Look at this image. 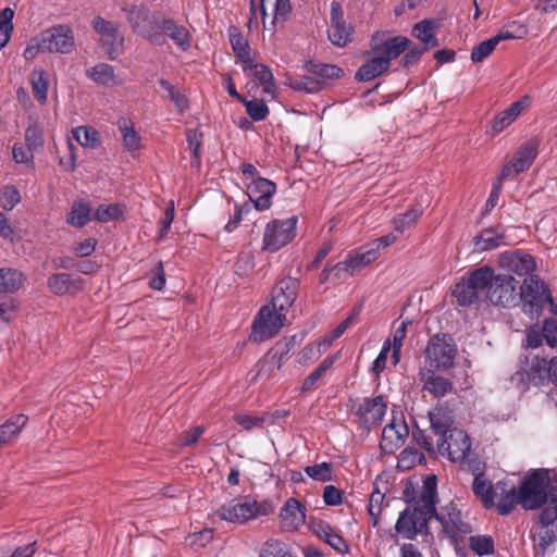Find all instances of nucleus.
<instances>
[{
  "mask_svg": "<svg viewBox=\"0 0 557 557\" xmlns=\"http://www.w3.org/2000/svg\"><path fill=\"white\" fill-rule=\"evenodd\" d=\"M379 34L372 36L371 50L372 58L364 62L357 71L355 77L358 82H370L389 70L391 61L397 59L411 40L404 36H395L386 39L382 44L377 40Z\"/></svg>",
  "mask_w": 557,
  "mask_h": 557,
  "instance_id": "1",
  "label": "nucleus"
},
{
  "mask_svg": "<svg viewBox=\"0 0 557 557\" xmlns=\"http://www.w3.org/2000/svg\"><path fill=\"white\" fill-rule=\"evenodd\" d=\"M485 299L493 306L502 308L516 307L520 301L519 282L510 274H495L485 287Z\"/></svg>",
  "mask_w": 557,
  "mask_h": 557,
  "instance_id": "2",
  "label": "nucleus"
},
{
  "mask_svg": "<svg viewBox=\"0 0 557 557\" xmlns=\"http://www.w3.org/2000/svg\"><path fill=\"white\" fill-rule=\"evenodd\" d=\"M492 278V267L483 265L470 272L467 280L458 282L453 295L459 306L470 307L480 301V293L485 290Z\"/></svg>",
  "mask_w": 557,
  "mask_h": 557,
  "instance_id": "3",
  "label": "nucleus"
},
{
  "mask_svg": "<svg viewBox=\"0 0 557 557\" xmlns=\"http://www.w3.org/2000/svg\"><path fill=\"white\" fill-rule=\"evenodd\" d=\"M457 346L448 334H435L428 343L425 357L431 367L446 370L454 366Z\"/></svg>",
  "mask_w": 557,
  "mask_h": 557,
  "instance_id": "4",
  "label": "nucleus"
},
{
  "mask_svg": "<svg viewBox=\"0 0 557 557\" xmlns=\"http://www.w3.org/2000/svg\"><path fill=\"white\" fill-rule=\"evenodd\" d=\"M545 478L540 471L527 475L520 483V505L527 510L542 507L548 498V490L544 487Z\"/></svg>",
  "mask_w": 557,
  "mask_h": 557,
  "instance_id": "5",
  "label": "nucleus"
},
{
  "mask_svg": "<svg viewBox=\"0 0 557 557\" xmlns=\"http://www.w3.org/2000/svg\"><path fill=\"white\" fill-rule=\"evenodd\" d=\"M433 518L442 524L444 533L455 544L472 531L470 523L463 519L461 510L453 503L443 507L442 511L436 512Z\"/></svg>",
  "mask_w": 557,
  "mask_h": 557,
  "instance_id": "6",
  "label": "nucleus"
},
{
  "mask_svg": "<svg viewBox=\"0 0 557 557\" xmlns=\"http://www.w3.org/2000/svg\"><path fill=\"white\" fill-rule=\"evenodd\" d=\"M285 320V312L273 309L270 304L263 306L252 324L255 339L261 342L275 336L284 326Z\"/></svg>",
  "mask_w": 557,
  "mask_h": 557,
  "instance_id": "7",
  "label": "nucleus"
},
{
  "mask_svg": "<svg viewBox=\"0 0 557 557\" xmlns=\"http://www.w3.org/2000/svg\"><path fill=\"white\" fill-rule=\"evenodd\" d=\"M128 22L133 32L148 39L151 44L161 46L164 37L160 33V22L144 8H132L128 12Z\"/></svg>",
  "mask_w": 557,
  "mask_h": 557,
  "instance_id": "8",
  "label": "nucleus"
},
{
  "mask_svg": "<svg viewBox=\"0 0 557 557\" xmlns=\"http://www.w3.org/2000/svg\"><path fill=\"white\" fill-rule=\"evenodd\" d=\"M471 450V438L461 429H453L446 435L438 437L437 451L441 456L447 457L451 462L466 458Z\"/></svg>",
  "mask_w": 557,
  "mask_h": 557,
  "instance_id": "9",
  "label": "nucleus"
},
{
  "mask_svg": "<svg viewBox=\"0 0 557 557\" xmlns=\"http://www.w3.org/2000/svg\"><path fill=\"white\" fill-rule=\"evenodd\" d=\"M296 222V218L270 222L263 234L262 249L274 252L292 242L295 237Z\"/></svg>",
  "mask_w": 557,
  "mask_h": 557,
  "instance_id": "10",
  "label": "nucleus"
},
{
  "mask_svg": "<svg viewBox=\"0 0 557 557\" xmlns=\"http://www.w3.org/2000/svg\"><path fill=\"white\" fill-rule=\"evenodd\" d=\"M432 517L421 511L419 507L408 506L399 513L395 529L404 539L414 540L419 533L428 532Z\"/></svg>",
  "mask_w": 557,
  "mask_h": 557,
  "instance_id": "11",
  "label": "nucleus"
},
{
  "mask_svg": "<svg viewBox=\"0 0 557 557\" xmlns=\"http://www.w3.org/2000/svg\"><path fill=\"white\" fill-rule=\"evenodd\" d=\"M92 29L101 36L102 44L111 60H115L123 52L124 37L120 34L116 22L104 20L97 15L91 21Z\"/></svg>",
  "mask_w": 557,
  "mask_h": 557,
  "instance_id": "12",
  "label": "nucleus"
},
{
  "mask_svg": "<svg viewBox=\"0 0 557 557\" xmlns=\"http://www.w3.org/2000/svg\"><path fill=\"white\" fill-rule=\"evenodd\" d=\"M44 48L49 53L66 54L75 46L74 35L67 25H55L40 33Z\"/></svg>",
  "mask_w": 557,
  "mask_h": 557,
  "instance_id": "13",
  "label": "nucleus"
},
{
  "mask_svg": "<svg viewBox=\"0 0 557 557\" xmlns=\"http://www.w3.org/2000/svg\"><path fill=\"white\" fill-rule=\"evenodd\" d=\"M520 300L524 306H529L530 311H537L546 304L554 307L550 293L543 281L537 276H530L524 280L523 285H520Z\"/></svg>",
  "mask_w": 557,
  "mask_h": 557,
  "instance_id": "14",
  "label": "nucleus"
},
{
  "mask_svg": "<svg viewBox=\"0 0 557 557\" xmlns=\"http://www.w3.org/2000/svg\"><path fill=\"white\" fill-rule=\"evenodd\" d=\"M252 499L248 496H238L222 505L215 512L221 519L233 523L243 524L256 518Z\"/></svg>",
  "mask_w": 557,
  "mask_h": 557,
  "instance_id": "15",
  "label": "nucleus"
},
{
  "mask_svg": "<svg viewBox=\"0 0 557 557\" xmlns=\"http://www.w3.org/2000/svg\"><path fill=\"white\" fill-rule=\"evenodd\" d=\"M536 156L537 143L535 140L524 143L518 149L512 160L502 168L499 172L500 180H507L527 171L534 162Z\"/></svg>",
  "mask_w": 557,
  "mask_h": 557,
  "instance_id": "16",
  "label": "nucleus"
},
{
  "mask_svg": "<svg viewBox=\"0 0 557 557\" xmlns=\"http://www.w3.org/2000/svg\"><path fill=\"white\" fill-rule=\"evenodd\" d=\"M354 27L344 20V13L338 2L331 5V25L327 30L331 42L338 47H345L352 40Z\"/></svg>",
  "mask_w": 557,
  "mask_h": 557,
  "instance_id": "17",
  "label": "nucleus"
},
{
  "mask_svg": "<svg viewBox=\"0 0 557 557\" xmlns=\"http://www.w3.org/2000/svg\"><path fill=\"white\" fill-rule=\"evenodd\" d=\"M300 282L297 278L287 276L282 278L272 290L271 304L273 309L287 312L295 302Z\"/></svg>",
  "mask_w": 557,
  "mask_h": 557,
  "instance_id": "18",
  "label": "nucleus"
},
{
  "mask_svg": "<svg viewBox=\"0 0 557 557\" xmlns=\"http://www.w3.org/2000/svg\"><path fill=\"white\" fill-rule=\"evenodd\" d=\"M275 191V183L264 177L257 178L247 186V195L259 211L268 210L271 207V199Z\"/></svg>",
  "mask_w": 557,
  "mask_h": 557,
  "instance_id": "19",
  "label": "nucleus"
},
{
  "mask_svg": "<svg viewBox=\"0 0 557 557\" xmlns=\"http://www.w3.org/2000/svg\"><path fill=\"white\" fill-rule=\"evenodd\" d=\"M437 479L435 474H428L419 492L418 497L413 498L411 506L419 507L421 511L434 517L436 515L437 504Z\"/></svg>",
  "mask_w": 557,
  "mask_h": 557,
  "instance_id": "20",
  "label": "nucleus"
},
{
  "mask_svg": "<svg viewBox=\"0 0 557 557\" xmlns=\"http://www.w3.org/2000/svg\"><path fill=\"white\" fill-rule=\"evenodd\" d=\"M419 380L422 383V391L428 392L434 398H442L454 392L453 382L436 374L432 369H421Z\"/></svg>",
  "mask_w": 557,
  "mask_h": 557,
  "instance_id": "21",
  "label": "nucleus"
},
{
  "mask_svg": "<svg viewBox=\"0 0 557 557\" xmlns=\"http://www.w3.org/2000/svg\"><path fill=\"white\" fill-rule=\"evenodd\" d=\"M387 403L384 396L366 398L357 409V416L367 425H379L386 413Z\"/></svg>",
  "mask_w": 557,
  "mask_h": 557,
  "instance_id": "22",
  "label": "nucleus"
},
{
  "mask_svg": "<svg viewBox=\"0 0 557 557\" xmlns=\"http://www.w3.org/2000/svg\"><path fill=\"white\" fill-rule=\"evenodd\" d=\"M283 529L297 530L306 521V508L294 497L288 498L280 510Z\"/></svg>",
  "mask_w": 557,
  "mask_h": 557,
  "instance_id": "23",
  "label": "nucleus"
},
{
  "mask_svg": "<svg viewBox=\"0 0 557 557\" xmlns=\"http://www.w3.org/2000/svg\"><path fill=\"white\" fill-rule=\"evenodd\" d=\"M500 267L518 275H528L535 270L534 258L524 252H505L499 258Z\"/></svg>",
  "mask_w": 557,
  "mask_h": 557,
  "instance_id": "24",
  "label": "nucleus"
},
{
  "mask_svg": "<svg viewBox=\"0 0 557 557\" xmlns=\"http://www.w3.org/2000/svg\"><path fill=\"white\" fill-rule=\"evenodd\" d=\"M282 367V357L267 354L261 358L248 373V381L256 383L259 380H271Z\"/></svg>",
  "mask_w": 557,
  "mask_h": 557,
  "instance_id": "25",
  "label": "nucleus"
},
{
  "mask_svg": "<svg viewBox=\"0 0 557 557\" xmlns=\"http://www.w3.org/2000/svg\"><path fill=\"white\" fill-rule=\"evenodd\" d=\"M314 534L329 544L337 553L344 555L349 552V545L331 525L325 521H319L312 527Z\"/></svg>",
  "mask_w": 557,
  "mask_h": 557,
  "instance_id": "26",
  "label": "nucleus"
},
{
  "mask_svg": "<svg viewBox=\"0 0 557 557\" xmlns=\"http://www.w3.org/2000/svg\"><path fill=\"white\" fill-rule=\"evenodd\" d=\"M522 381L534 386H542L549 383V366L545 358L534 357L528 369H525Z\"/></svg>",
  "mask_w": 557,
  "mask_h": 557,
  "instance_id": "27",
  "label": "nucleus"
},
{
  "mask_svg": "<svg viewBox=\"0 0 557 557\" xmlns=\"http://www.w3.org/2000/svg\"><path fill=\"white\" fill-rule=\"evenodd\" d=\"M500 487V483H497L496 488L493 486L491 480L484 474L478 478H473L472 492L476 498H479L485 508H491L495 505L494 498L496 490Z\"/></svg>",
  "mask_w": 557,
  "mask_h": 557,
  "instance_id": "28",
  "label": "nucleus"
},
{
  "mask_svg": "<svg viewBox=\"0 0 557 557\" xmlns=\"http://www.w3.org/2000/svg\"><path fill=\"white\" fill-rule=\"evenodd\" d=\"M379 258L377 248H373L372 246L364 245L358 249L350 251L346 260L348 262V267L355 273L356 271L369 265L373 261Z\"/></svg>",
  "mask_w": 557,
  "mask_h": 557,
  "instance_id": "29",
  "label": "nucleus"
},
{
  "mask_svg": "<svg viewBox=\"0 0 557 557\" xmlns=\"http://www.w3.org/2000/svg\"><path fill=\"white\" fill-rule=\"evenodd\" d=\"M431 429L438 437L446 435L453 430L454 419L451 412L443 407H435L433 411L429 413Z\"/></svg>",
  "mask_w": 557,
  "mask_h": 557,
  "instance_id": "30",
  "label": "nucleus"
},
{
  "mask_svg": "<svg viewBox=\"0 0 557 557\" xmlns=\"http://www.w3.org/2000/svg\"><path fill=\"white\" fill-rule=\"evenodd\" d=\"M160 33L162 36H169L181 48L186 49L190 46L188 30L172 18H163L160 22Z\"/></svg>",
  "mask_w": 557,
  "mask_h": 557,
  "instance_id": "31",
  "label": "nucleus"
},
{
  "mask_svg": "<svg viewBox=\"0 0 557 557\" xmlns=\"http://www.w3.org/2000/svg\"><path fill=\"white\" fill-rule=\"evenodd\" d=\"M539 516V522L548 528L557 520V475L548 484V498Z\"/></svg>",
  "mask_w": 557,
  "mask_h": 557,
  "instance_id": "32",
  "label": "nucleus"
},
{
  "mask_svg": "<svg viewBox=\"0 0 557 557\" xmlns=\"http://www.w3.org/2000/svg\"><path fill=\"white\" fill-rule=\"evenodd\" d=\"M524 109L523 101H516L511 103L507 109L498 113L492 122V133L498 134L509 126Z\"/></svg>",
  "mask_w": 557,
  "mask_h": 557,
  "instance_id": "33",
  "label": "nucleus"
},
{
  "mask_svg": "<svg viewBox=\"0 0 557 557\" xmlns=\"http://www.w3.org/2000/svg\"><path fill=\"white\" fill-rule=\"evenodd\" d=\"M24 274L12 268L0 269V293L12 294L17 292L24 284Z\"/></svg>",
  "mask_w": 557,
  "mask_h": 557,
  "instance_id": "34",
  "label": "nucleus"
},
{
  "mask_svg": "<svg viewBox=\"0 0 557 557\" xmlns=\"http://www.w3.org/2000/svg\"><path fill=\"white\" fill-rule=\"evenodd\" d=\"M557 535L554 529L546 528L539 533L536 543L534 544L535 557H557L555 554L554 543Z\"/></svg>",
  "mask_w": 557,
  "mask_h": 557,
  "instance_id": "35",
  "label": "nucleus"
},
{
  "mask_svg": "<svg viewBox=\"0 0 557 557\" xmlns=\"http://www.w3.org/2000/svg\"><path fill=\"white\" fill-rule=\"evenodd\" d=\"M48 287L51 293L62 296L70 293H76L79 287L71 280L69 273H54L48 278Z\"/></svg>",
  "mask_w": 557,
  "mask_h": 557,
  "instance_id": "36",
  "label": "nucleus"
},
{
  "mask_svg": "<svg viewBox=\"0 0 557 557\" xmlns=\"http://www.w3.org/2000/svg\"><path fill=\"white\" fill-rule=\"evenodd\" d=\"M474 247L479 251H486L497 248L504 243V235L494 228H484L474 237Z\"/></svg>",
  "mask_w": 557,
  "mask_h": 557,
  "instance_id": "37",
  "label": "nucleus"
},
{
  "mask_svg": "<svg viewBox=\"0 0 557 557\" xmlns=\"http://www.w3.org/2000/svg\"><path fill=\"white\" fill-rule=\"evenodd\" d=\"M28 418L24 414H17L0 425V445L10 442L20 434L26 425Z\"/></svg>",
  "mask_w": 557,
  "mask_h": 557,
  "instance_id": "38",
  "label": "nucleus"
},
{
  "mask_svg": "<svg viewBox=\"0 0 557 557\" xmlns=\"http://www.w3.org/2000/svg\"><path fill=\"white\" fill-rule=\"evenodd\" d=\"M435 24L431 20H423L414 24L412 35L424 44L428 49L438 46L434 35Z\"/></svg>",
  "mask_w": 557,
  "mask_h": 557,
  "instance_id": "39",
  "label": "nucleus"
},
{
  "mask_svg": "<svg viewBox=\"0 0 557 557\" xmlns=\"http://www.w3.org/2000/svg\"><path fill=\"white\" fill-rule=\"evenodd\" d=\"M422 213V206L419 203L413 205L405 213H400L393 219L394 230L400 234L404 233L406 228L417 223Z\"/></svg>",
  "mask_w": 557,
  "mask_h": 557,
  "instance_id": "40",
  "label": "nucleus"
},
{
  "mask_svg": "<svg viewBox=\"0 0 557 557\" xmlns=\"http://www.w3.org/2000/svg\"><path fill=\"white\" fill-rule=\"evenodd\" d=\"M506 484L500 483L502 493L504 494L498 503L497 510L500 515H509L516 507L517 504H520V494L516 491L515 486H511L509 490H505Z\"/></svg>",
  "mask_w": 557,
  "mask_h": 557,
  "instance_id": "41",
  "label": "nucleus"
},
{
  "mask_svg": "<svg viewBox=\"0 0 557 557\" xmlns=\"http://www.w3.org/2000/svg\"><path fill=\"white\" fill-rule=\"evenodd\" d=\"M87 76L95 83L103 86L113 85L115 78L113 66L107 63H99L87 70Z\"/></svg>",
  "mask_w": 557,
  "mask_h": 557,
  "instance_id": "42",
  "label": "nucleus"
},
{
  "mask_svg": "<svg viewBox=\"0 0 557 557\" xmlns=\"http://www.w3.org/2000/svg\"><path fill=\"white\" fill-rule=\"evenodd\" d=\"M91 208L86 202H74L67 216V223L83 227L90 221Z\"/></svg>",
  "mask_w": 557,
  "mask_h": 557,
  "instance_id": "43",
  "label": "nucleus"
},
{
  "mask_svg": "<svg viewBox=\"0 0 557 557\" xmlns=\"http://www.w3.org/2000/svg\"><path fill=\"white\" fill-rule=\"evenodd\" d=\"M259 557H295L285 543L277 539H269L261 546Z\"/></svg>",
  "mask_w": 557,
  "mask_h": 557,
  "instance_id": "44",
  "label": "nucleus"
},
{
  "mask_svg": "<svg viewBox=\"0 0 557 557\" xmlns=\"http://www.w3.org/2000/svg\"><path fill=\"white\" fill-rule=\"evenodd\" d=\"M76 141L86 148H96L100 145L99 133L89 126H78L72 131Z\"/></svg>",
  "mask_w": 557,
  "mask_h": 557,
  "instance_id": "45",
  "label": "nucleus"
},
{
  "mask_svg": "<svg viewBox=\"0 0 557 557\" xmlns=\"http://www.w3.org/2000/svg\"><path fill=\"white\" fill-rule=\"evenodd\" d=\"M469 547L479 556L493 555L495 553V543L491 535L470 536Z\"/></svg>",
  "mask_w": 557,
  "mask_h": 557,
  "instance_id": "46",
  "label": "nucleus"
},
{
  "mask_svg": "<svg viewBox=\"0 0 557 557\" xmlns=\"http://www.w3.org/2000/svg\"><path fill=\"white\" fill-rule=\"evenodd\" d=\"M228 37L236 58H247V53L250 52V46L236 26L228 27Z\"/></svg>",
  "mask_w": 557,
  "mask_h": 557,
  "instance_id": "47",
  "label": "nucleus"
},
{
  "mask_svg": "<svg viewBox=\"0 0 557 557\" xmlns=\"http://www.w3.org/2000/svg\"><path fill=\"white\" fill-rule=\"evenodd\" d=\"M457 462L460 463L461 470L470 472L474 478L485 474L486 463L476 454L467 453L466 458Z\"/></svg>",
  "mask_w": 557,
  "mask_h": 557,
  "instance_id": "48",
  "label": "nucleus"
},
{
  "mask_svg": "<svg viewBox=\"0 0 557 557\" xmlns=\"http://www.w3.org/2000/svg\"><path fill=\"white\" fill-rule=\"evenodd\" d=\"M20 301L13 297H0V324L7 325L13 321L20 310Z\"/></svg>",
  "mask_w": 557,
  "mask_h": 557,
  "instance_id": "49",
  "label": "nucleus"
},
{
  "mask_svg": "<svg viewBox=\"0 0 557 557\" xmlns=\"http://www.w3.org/2000/svg\"><path fill=\"white\" fill-rule=\"evenodd\" d=\"M289 86L296 91L315 94L323 89L324 83L315 77L302 76L299 78L292 79Z\"/></svg>",
  "mask_w": 557,
  "mask_h": 557,
  "instance_id": "50",
  "label": "nucleus"
},
{
  "mask_svg": "<svg viewBox=\"0 0 557 557\" xmlns=\"http://www.w3.org/2000/svg\"><path fill=\"white\" fill-rule=\"evenodd\" d=\"M49 81L42 71L32 73V89L34 97L40 102L47 101Z\"/></svg>",
  "mask_w": 557,
  "mask_h": 557,
  "instance_id": "51",
  "label": "nucleus"
},
{
  "mask_svg": "<svg viewBox=\"0 0 557 557\" xmlns=\"http://www.w3.org/2000/svg\"><path fill=\"white\" fill-rule=\"evenodd\" d=\"M308 70L324 79H338L344 76L343 69L335 64H314L310 62Z\"/></svg>",
  "mask_w": 557,
  "mask_h": 557,
  "instance_id": "52",
  "label": "nucleus"
},
{
  "mask_svg": "<svg viewBox=\"0 0 557 557\" xmlns=\"http://www.w3.org/2000/svg\"><path fill=\"white\" fill-rule=\"evenodd\" d=\"M119 127L123 136L124 147L129 151L138 150L140 146V136L134 129L133 125L128 126L127 122L123 120V122H120Z\"/></svg>",
  "mask_w": 557,
  "mask_h": 557,
  "instance_id": "53",
  "label": "nucleus"
},
{
  "mask_svg": "<svg viewBox=\"0 0 557 557\" xmlns=\"http://www.w3.org/2000/svg\"><path fill=\"white\" fill-rule=\"evenodd\" d=\"M304 470L306 474L313 480L320 482H329L332 480V465L330 462L307 466Z\"/></svg>",
  "mask_w": 557,
  "mask_h": 557,
  "instance_id": "54",
  "label": "nucleus"
},
{
  "mask_svg": "<svg viewBox=\"0 0 557 557\" xmlns=\"http://www.w3.org/2000/svg\"><path fill=\"white\" fill-rule=\"evenodd\" d=\"M242 102L245 104L247 114L252 121L259 122L267 119L269 108L264 102L258 100H246L245 98Z\"/></svg>",
  "mask_w": 557,
  "mask_h": 557,
  "instance_id": "55",
  "label": "nucleus"
},
{
  "mask_svg": "<svg viewBox=\"0 0 557 557\" xmlns=\"http://www.w3.org/2000/svg\"><path fill=\"white\" fill-rule=\"evenodd\" d=\"M21 201V196L15 186L8 185L0 193V206L3 210H12Z\"/></svg>",
  "mask_w": 557,
  "mask_h": 557,
  "instance_id": "56",
  "label": "nucleus"
},
{
  "mask_svg": "<svg viewBox=\"0 0 557 557\" xmlns=\"http://www.w3.org/2000/svg\"><path fill=\"white\" fill-rule=\"evenodd\" d=\"M255 78L262 86L264 92H272L274 85L273 74L268 65L260 64L253 72Z\"/></svg>",
  "mask_w": 557,
  "mask_h": 557,
  "instance_id": "57",
  "label": "nucleus"
},
{
  "mask_svg": "<svg viewBox=\"0 0 557 557\" xmlns=\"http://www.w3.org/2000/svg\"><path fill=\"white\" fill-rule=\"evenodd\" d=\"M423 458V454L418 449L407 447L400 453L398 457V468L410 469L416 463H420Z\"/></svg>",
  "mask_w": 557,
  "mask_h": 557,
  "instance_id": "58",
  "label": "nucleus"
},
{
  "mask_svg": "<svg viewBox=\"0 0 557 557\" xmlns=\"http://www.w3.org/2000/svg\"><path fill=\"white\" fill-rule=\"evenodd\" d=\"M159 84L169 92L170 99L181 111L188 108V100L185 95L177 90L168 79L161 78Z\"/></svg>",
  "mask_w": 557,
  "mask_h": 557,
  "instance_id": "59",
  "label": "nucleus"
},
{
  "mask_svg": "<svg viewBox=\"0 0 557 557\" xmlns=\"http://www.w3.org/2000/svg\"><path fill=\"white\" fill-rule=\"evenodd\" d=\"M123 210L119 205H101L97 208L95 219L101 223L116 220Z\"/></svg>",
  "mask_w": 557,
  "mask_h": 557,
  "instance_id": "60",
  "label": "nucleus"
},
{
  "mask_svg": "<svg viewBox=\"0 0 557 557\" xmlns=\"http://www.w3.org/2000/svg\"><path fill=\"white\" fill-rule=\"evenodd\" d=\"M496 48V44L491 38L480 42L479 45L474 46L471 51V61L474 63H480L484 59H486Z\"/></svg>",
  "mask_w": 557,
  "mask_h": 557,
  "instance_id": "61",
  "label": "nucleus"
},
{
  "mask_svg": "<svg viewBox=\"0 0 557 557\" xmlns=\"http://www.w3.org/2000/svg\"><path fill=\"white\" fill-rule=\"evenodd\" d=\"M385 495L381 493L377 488L374 490L370 495L368 512L374 527L377 524V519L382 511V504Z\"/></svg>",
  "mask_w": 557,
  "mask_h": 557,
  "instance_id": "62",
  "label": "nucleus"
},
{
  "mask_svg": "<svg viewBox=\"0 0 557 557\" xmlns=\"http://www.w3.org/2000/svg\"><path fill=\"white\" fill-rule=\"evenodd\" d=\"M25 141L28 150H36L44 145V134L37 125H29L25 131Z\"/></svg>",
  "mask_w": 557,
  "mask_h": 557,
  "instance_id": "63",
  "label": "nucleus"
},
{
  "mask_svg": "<svg viewBox=\"0 0 557 557\" xmlns=\"http://www.w3.org/2000/svg\"><path fill=\"white\" fill-rule=\"evenodd\" d=\"M323 354V349L321 345H318L317 342L309 343L298 355V362L302 364H308L315 359H318Z\"/></svg>",
  "mask_w": 557,
  "mask_h": 557,
  "instance_id": "64",
  "label": "nucleus"
}]
</instances>
